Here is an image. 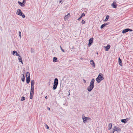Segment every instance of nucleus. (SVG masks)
I'll return each instance as SVG.
<instances>
[{
    "label": "nucleus",
    "instance_id": "1",
    "mask_svg": "<svg viewBox=\"0 0 133 133\" xmlns=\"http://www.w3.org/2000/svg\"><path fill=\"white\" fill-rule=\"evenodd\" d=\"M95 81V79L92 78L90 82L89 85L87 88L88 91L90 92L92 91L94 87V83Z\"/></svg>",
    "mask_w": 133,
    "mask_h": 133
},
{
    "label": "nucleus",
    "instance_id": "2",
    "mask_svg": "<svg viewBox=\"0 0 133 133\" xmlns=\"http://www.w3.org/2000/svg\"><path fill=\"white\" fill-rule=\"evenodd\" d=\"M103 75L102 73L99 74L97 77L96 78V80L98 83L100 82L102 80H103L104 78L103 77Z\"/></svg>",
    "mask_w": 133,
    "mask_h": 133
},
{
    "label": "nucleus",
    "instance_id": "3",
    "mask_svg": "<svg viewBox=\"0 0 133 133\" xmlns=\"http://www.w3.org/2000/svg\"><path fill=\"white\" fill-rule=\"evenodd\" d=\"M15 53H16V55L18 56V59L19 60V61L21 62L22 64H23L22 59L21 56L18 54L17 51H13L12 54L13 55H14Z\"/></svg>",
    "mask_w": 133,
    "mask_h": 133
},
{
    "label": "nucleus",
    "instance_id": "4",
    "mask_svg": "<svg viewBox=\"0 0 133 133\" xmlns=\"http://www.w3.org/2000/svg\"><path fill=\"white\" fill-rule=\"evenodd\" d=\"M16 14L18 15L22 16L23 18H25V15L23 14L21 10L19 9H18L17 11L16 12Z\"/></svg>",
    "mask_w": 133,
    "mask_h": 133
},
{
    "label": "nucleus",
    "instance_id": "5",
    "mask_svg": "<svg viewBox=\"0 0 133 133\" xmlns=\"http://www.w3.org/2000/svg\"><path fill=\"white\" fill-rule=\"evenodd\" d=\"M82 118L83 120V122L84 123H85L87 122V121L89 120L90 121H91V119L90 118L88 117H86L84 116V114L82 115Z\"/></svg>",
    "mask_w": 133,
    "mask_h": 133
},
{
    "label": "nucleus",
    "instance_id": "6",
    "mask_svg": "<svg viewBox=\"0 0 133 133\" xmlns=\"http://www.w3.org/2000/svg\"><path fill=\"white\" fill-rule=\"evenodd\" d=\"M25 72L24 71L23 72V74L21 75V80L22 82H24L25 80Z\"/></svg>",
    "mask_w": 133,
    "mask_h": 133
},
{
    "label": "nucleus",
    "instance_id": "7",
    "mask_svg": "<svg viewBox=\"0 0 133 133\" xmlns=\"http://www.w3.org/2000/svg\"><path fill=\"white\" fill-rule=\"evenodd\" d=\"M132 31V30L131 29L129 28H126L123 30L122 32V33L123 34H125L126 32L128 31L131 32Z\"/></svg>",
    "mask_w": 133,
    "mask_h": 133
},
{
    "label": "nucleus",
    "instance_id": "8",
    "mask_svg": "<svg viewBox=\"0 0 133 133\" xmlns=\"http://www.w3.org/2000/svg\"><path fill=\"white\" fill-rule=\"evenodd\" d=\"M34 90H30V98L32 99L34 95Z\"/></svg>",
    "mask_w": 133,
    "mask_h": 133
},
{
    "label": "nucleus",
    "instance_id": "9",
    "mask_svg": "<svg viewBox=\"0 0 133 133\" xmlns=\"http://www.w3.org/2000/svg\"><path fill=\"white\" fill-rule=\"evenodd\" d=\"M35 84V82L34 80H32L31 81V90H34V85Z\"/></svg>",
    "mask_w": 133,
    "mask_h": 133
},
{
    "label": "nucleus",
    "instance_id": "10",
    "mask_svg": "<svg viewBox=\"0 0 133 133\" xmlns=\"http://www.w3.org/2000/svg\"><path fill=\"white\" fill-rule=\"evenodd\" d=\"M130 119V118H127L126 119H122L121 120V122L125 123L129 120Z\"/></svg>",
    "mask_w": 133,
    "mask_h": 133
},
{
    "label": "nucleus",
    "instance_id": "11",
    "mask_svg": "<svg viewBox=\"0 0 133 133\" xmlns=\"http://www.w3.org/2000/svg\"><path fill=\"white\" fill-rule=\"evenodd\" d=\"M114 130L115 131H117L116 132V133H117L118 132V131H121V129L117 127L116 126H115V127H114Z\"/></svg>",
    "mask_w": 133,
    "mask_h": 133
},
{
    "label": "nucleus",
    "instance_id": "12",
    "mask_svg": "<svg viewBox=\"0 0 133 133\" xmlns=\"http://www.w3.org/2000/svg\"><path fill=\"white\" fill-rule=\"evenodd\" d=\"M111 6L114 8H117V4L114 1L113 3L112 4Z\"/></svg>",
    "mask_w": 133,
    "mask_h": 133
},
{
    "label": "nucleus",
    "instance_id": "13",
    "mask_svg": "<svg viewBox=\"0 0 133 133\" xmlns=\"http://www.w3.org/2000/svg\"><path fill=\"white\" fill-rule=\"evenodd\" d=\"M30 81V76H28L27 77H26V83L29 84V83Z\"/></svg>",
    "mask_w": 133,
    "mask_h": 133
},
{
    "label": "nucleus",
    "instance_id": "14",
    "mask_svg": "<svg viewBox=\"0 0 133 133\" xmlns=\"http://www.w3.org/2000/svg\"><path fill=\"white\" fill-rule=\"evenodd\" d=\"M104 47H105V50L106 51H108L110 49V45L108 44L106 46H104Z\"/></svg>",
    "mask_w": 133,
    "mask_h": 133
},
{
    "label": "nucleus",
    "instance_id": "15",
    "mask_svg": "<svg viewBox=\"0 0 133 133\" xmlns=\"http://www.w3.org/2000/svg\"><path fill=\"white\" fill-rule=\"evenodd\" d=\"M90 64L92 65L93 67L95 68V63L92 60H91L90 61Z\"/></svg>",
    "mask_w": 133,
    "mask_h": 133
},
{
    "label": "nucleus",
    "instance_id": "16",
    "mask_svg": "<svg viewBox=\"0 0 133 133\" xmlns=\"http://www.w3.org/2000/svg\"><path fill=\"white\" fill-rule=\"evenodd\" d=\"M118 63L119 65L121 66H122V59L120 58V57L118 58Z\"/></svg>",
    "mask_w": 133,
    "mask_h": 133
},
{
    "label": "nucleus",
    "instance_id": "17",
    "mask_svg": "<svg viewBox=\"0 0 133 133\" xmlns=\"http://www.w3.org/2000/svg\"><path fill=\"white\" fill-rule=\"evenodd\" d=\"M18 3L22 7H24L25 5V4L23 2L22 3L20 1H18Z\"/></svg>",
    "mask_w": 133,
    "mask_h": 133
},
{
    "label": "nucleus",
    "instance_id": "18",
    "mask_svg": "<svg viewBox=\"0 0 133 133\" xmlns=\"http://www.w3.org/2000/svg\"><path fill=\"white\" fill-rule=\"evenodd\" d=\"M54 83L57 84H58V80L57 78H55V79Z\"/></svg>",
    "mask_w": 133,
    "mask_h": 133
},
{
    "label": "nucleus",
    "instance_id": "19",
    "mask_svg": "<svg viewBox=\"0 0 133 133\" xmlns=\"http://www.w3.org/2000/svg\"><path fill=\"white\" fill-rule=\"evenodd\" d=\"M85 16V14L84 13H82L81 15V16L79 18L77 19L78 20H80L82 18V17Z\"/></svg>",
    "mask_w": 133,
    "mask_h": 133
},
{
    "label": "nucleus",
    "instance_id": "20",
    "mask_svg": "<svg viewBox=\"0 0 133 133\" xmlns=\"http://www.w3.org/2000/svg\"><path fill=\"white\" fill-rule=\"evenodd\" d=\"M58 84H54L53 86V89L54 90H55Z\"/></svg>",
    "mask_w": 133,
    "mask_h": 133
},
{
    "label": "nucleus",
    "instance_id": "21",
    "mask_svg": "<svg viewBox=\"0 0 133 133\" xmlns=\"http://www.w3.org/2000/svg\"><path fill=\"white\" fill-rule=\"evenodd\" d=\"M112 124L111 123H110L108 125V130H109L111 129L112 128Z\"/></svg>",
    "mask_w": 133,
    "mask_h": 133
},
{
    "label": "nucleus",
    "instance_id": "22",
    "mask_svg": "<svg viewBox=\"0 0 133 133\" xmlns=\"http://www.w3.org/2000/svg\"><path fill=\"white\" fill-rule=\"evenodd\" d=\"M109 18V15H107L106 16V18L104 20V21L105 22L107 21Z\"/></svg>",
    "mask_w": 133,
    "mask_h": 133
},
{
    "label": "nucleus",
    "instance_id": "23",
    "mask_svg": "<svg viewBox=\"0 0 133 133\" xmlns=\"http://www.w3.org/2000/svg\"><path fill=\"white\" fill-rule=\"evenodd\" d=\"M93 39L94 38H90L89 40V42L92 43L93 41Z\"/></svg>",
    "mask_w": 133,
    "mask_h": 133
},
{
    "label": "nucleus",
    "instance_id": "24",
    "mask_svg": "<svg viewBox=\"0 0 133 133\" xmlns=\"http://www.w3.org/2000/svg\"><path fill=\"white\" fill-rule=\"evenodd\" d=\"M69 18V17L66 15L64 16V19L65 21L67 20Z\"/></svg>",
    "mask_w": 133,
    "mask_h": 133
},
{
    "label": "nucleus",
    "instance_id": "25",
    "mask_svg": "<svg viewBox=\"0 0 133 133\" xmlns=\"http://www.w3.org/2000/svg\"><path fill=\"white\" fill-rule=\"evenodd\" d=\"M106 26V24L104 23L102 24L100 28L101 29H103Z\"/></svg>",
    "mask_w": 133,
    "mask_h": 133
},
{
    "label": "nucleus",
    "instance_id": "26",
    "mask_svg": "<svg viewBox=\"0 0 133 133\" xmlns=\"http://www.w3.org/2000/svg\"><path fill=\"white\" fill-rule=\"evenodd\" d=\"M57 58L56 57H54L53 58V61L54 62H57Z\"/></svg>",
    "mask_w": 133,
    "mask_h": 133
},
{
    "label": "nucleus",
    "instance_id": "27",
    "mask_svg": "<svg viewBox=\"0 0 133 133\" xmlns=\"http://www.w3.org/2000/svg\"><path fill=\"white\" fill-rule=\"evenodd\" d=\"M26 77L30 76V74L29 72H27L26 73Z\"/></svg>",
    "mask_w": 133,
    "mask_h": 133
},
{
    "label": "nucleus",
    "instance_id": "28",
    "mask_svg": "<svg viewBox=\"0 0 133 133\" xmlns=\"http://www.w3.org/2000/svg\"><path fill=\"white\" fill-rule=\"evenodd\" d=\"M25 98L24 96H22L21 98V101H23L25 100Z\"/></svg>",
    "mask_w": 133,
    "mask_h": 133
},
{
    "label": "nucleus",
    "instance_id": "29",
    "mask_svg": "<svg viewBox=\"0 0 133 133\" xmlns=\"http://www.w3.org/2000/svg\"><path fill=\"white\" fill-rule=\"evenodd\" d=\"M19 35L20 38H21V32L20 31L19 32Z\"/></svg>",
    "mask_w": 133,
    "mask_h": 133
},
{
    "label": "nucleus",
    "instance_id": "30",
    "mask_svg": "<svg viewBox=\"0 0 133 133\" xmlns=\"http://www.w3.org/2000/svg\"><path fill=\"white\" fill-rule=\"evenodd\" d=\"M60 47L61 49V50H62V51H63V52H65V51L64 50V49L62 48L61 46H60Z\"/></svg>",
    "mask_w": 133,
    "mask_h": 133
},
{
    "label": "nucleus",
    "instance_id": "31",
    "mask_svg": "<svg viewBox=\"0 0 133 133\" xmlns=\"http://www.w3.org/2000/svg\"><path fill=\"white\" fill-rule=\"evenodd\" d=\"M81 23L83 24H84L85 23V21L84 20H82V22H81Z\"/></svg>",
    "mask_w": 133,
    "mask_h": 133
},
{
    "label": "nucleus",
    "instance_id": "32",
    "mask_svg": "<svg viewBox=\"0 0 133 133\" xmlns=\"http://www.w3.org/2000/svg\"><path fill=\"white\" fill-rule=\"evenodd\" d=\"M45 128L47 129H49V126L47 124H45Z\"/></svg>",
    "mask_w": 133,
    "mask_h": 133
},
{
    "label": "nucleus",
    "instance_id": "33",
    "mask_svg": "<svg viewBox=\"0 0 133 133\" xmlns=\"http://www.w3.org/2000/svg\"><path fill=\"white\" fill-rule=\"evenodd\" d=\"M31 53L34 52V49L32 48H31Z\"/></svg>",
    "mask_w": 133,
    "mask_h": 133
},
{
    "label": "nucleus",
    "instance_id": "34",
    "mask_svg": "<svg viewBox=\"0 0 133 133\" xmlns=\"http://www.w3.org/2000/svg\"><path fill=\"white\" fill-rule=\"evenodd\" d=\"M110 22H107L106 23H105V24H106V25H108L110 23Z\"/></svg>",
    "mask_w": 133,
    "mask_h": 133
},
{
    "label": "nucleus",
    "instance_id": "35",
    "mask_svg": "<svg viewBox=\"0 0 133 133\" xmlns=\"http://www.w3.org/2000/svg\"><path fill=\"white\" fill-rule=\"evenodd\" d=\"M22 2L25 4L26 3L25 0H23Z\"/></svg>",
    "mask_w": 133,
    "mask_h": 133
},
{
    "label": "nucleus",
    "instance_id": "36",
    "mask_svg": "<svg viewBox=\"0 0 133 133\" xmlns=\"http://www.w3.org/2000/svg\"><path fill=\"white\" fill-rule=\"evenodd\" d=\"M92 43H89V42L88 46H90V45H91Z\"/></svg>",
    "mask_w": 133,
    "mask_h": 133
},
{
    "label": "nucleus",
    "instance_id": "37",
    "mask_svg": "<svg viewBox=\"0 0 133 133\" xmlns=\"http://www.w3.org/2000/svg\"><path fill=\"white\" fill-rule=\"evenodd\" d=\"M67 16H68V17H70V13H68V14H67V15H66Z\"/></svg>",
    "mask_w": 133,
    "mask_h": 133
},
{
    "label": "nucleus",
    "instance_id": "38",
    "mask_svg": "<svg viewBox=\"0 0 133 133\" xmlns=\"http://www.w3.org/2000/svg\"><path fill=\"white\" fill-rule=\"evenodd\" d=\"M115 132V131H114V129H113V131H111V133H114Z\"/></svg>",
    "mask_w": 133,
    "mask_h": 133
},
{
    "label": "nucleus",
    "instance_id": "39",
    "mask_svg": "<svg viewBox=\"0 0 133 133\" xmlns=\"http://www.w3.org/2000/svg\"><path fill=\"white\" fill-rule=\"evenodd\" d=\"M62 0H60L59 2L62 4V3L63 2H62Z\"/></svg>",
    "mask_w": 133,
    "mask_h": 133
},
{
    "label": "nucleus",
    "instance_id": "40",
    "mask_svg": "<svg viewBox=\"0 0 133 133\" xmlns=\"http://www.w3.org/2000/svg\"><path fill=\"white\" fill-rule=\"evenodd\" d=\"M0 29L1 30V31H2V27H1V26H0Z\"/></svg>",
    "mask_w": 133,
    "mask_h": 133
},
{
    "label": "nucleus",
    "instance_id": "41",
    "mask_svg": "<svg viewBox=\"0 0 133 133\" xmlns=\"http://www.w3.org/2000/svg\"><path fill=\"white\" fill-rule=\"evenodd\" d=\"M47 109L48 110H50V108L49 107H47Z\"/></svg>",
    "mask_w": 133,
    "mask_h": 133
},
{
    "label": "nucleus",
    "instance_id": "42",
    "mask_svg": "<svg viewBox=\"0 0 133 133\" xmlns=\"http://www.w3.org/2000/svg\"><path fill=\"white\" fill-rule=\"evenodd\" d=\"M83 80H84V83H85V82H86V81L84 79H83Z\"/></svg>",
    "mask_w": 133,
    "mask_h": 133
},
{
    "label": "nucleus",
    "instance_id": "43",
    "mask_svg": "<svg viewBox=\"0 0 133 133\" xmlns=\"http://www.w3.org/2000/svg\"><path fill=\"white\" fill-rule=\"evenodd\" d=\"M45 99H47L48 98V97H47V96H46L45 97Z\"/></svg>",
    "mask_w": 133,
    "mask_h": 133
},
{
    "label": "nucleus",
    "instance_id": "44",
    "mask_svg": "<svg viewBox=\"0 0 133 133\" xmlns=\"http://www.w3.org/2000/svg\"><path fill=\"white\" fill-rule=\"evenodd\" d=\"M69 94L68 95V96H69V95H70V92L69 91Z\"/></svg>",
    "mask_w": 133,
    "mask_h": 133
},
{
    "label": "nucleus",
    "instance_id": "45",
    "mask_svg": "<svg viewBox=\"0 0 133 133\" xmlns=\"http://www.w3.org/2000/svg\"><path fill=\"white\" fill-rule=\"evenodd\" d=\"M74 49V48L73 47L71 49L72 50H73Z\"/></svg>",
    "mask_w": 133,
    "mask_h": 133
},
{
    "label": "nucleus",
    "instance_id": "46",
    "mask_svg": "<svg viewBox=\"0 0 133 133\" xmlns=\"http://www.w3.org/2000/svg\"><path fill=\"white\" fill-rule=\"evenodd\" d=\"M97 54H98V53H97Z\"/></svg>",
    "mask_w": 133,
    "mask_h": 133
},
{
    "label": "nucleus",
    "instance_id": "47",
    "mask_svg": "<svg viewBox=\"0 0 133 133\" xmlns=\"http://www.w3.org/2000/svg\"><path fill=\"white\" fill-rule=\"evenodd\" d=\"M132 103L133 104V102Z\"/></svg>",
    "mask_w": 133,
    "mask_h": 133
}]
</instances>
